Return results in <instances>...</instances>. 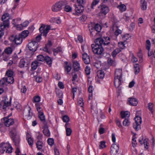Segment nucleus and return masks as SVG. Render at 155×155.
<instances>
[{
	"instance_id": "obj_31",
	"label": "nucleus",
	"mask_w": 155,
	"mask_h": 155,
	"mask_svg": "<svg viewBox=\"0 0 155 155\" xmlns=\"http://www.w3.org/2000/svg\"><path fill=\"white\" fill-rule=\"evenodd\" d=\"M12 49L11 48L8 47L5 50L3 53L9 55L12 54Z\"/></svg>"
},
{
	"instance_id": "obj_21",
	"label": "nucleus",
	"mask_w": 155,
	"mask_h": 155,
	"mask_svg": "<svg viewBox=\"0 0 155 155\" xmlns=\"http://www.w3.org/2000/svg\"><path fill=\"white\" fill-rule=\"evenodd\" d=\"M38 116L41 121L43 123L45 122V116L42 111L38 112Z\"/></svg>"
},
{
	"instance_id": "obj_1",
	"label": "nucleus",
	"mask_w": 155,
	"mask_h": 155,
	"mask_svg": "<svg viewBox=\"0 0 155 155\" xmlns=\"http://www.w3.org/2000/svg\"><path fill=\"white\" fill-rule=\"evenodd\" d=\"M12 150V147L8 143H2L0 144V152L1 153H3L5 152L8 153H11Z\"/></svg>"
},
{
	"instance_id": "obj_59",
	"label": "nucleus",
	"mask_w": 155,
	"mask_h": 155,
	"mask_svg": "<svg viewBox=\"0 0 155 155\" xmlns=\"http://www.w3.org/2000/svg\"><path fill=\"white\" fill-rule=\"evenodd\" d=\"M29 109L28 110V115L27 116L28 117V119H30L31 117L33 115V113H32L31 111V109L29 107Z\"/></svg>"
},
{
	"instance_id": "obj_49",
	"label": "nucleus",
	"mask_w": 155,
	"mask_h": 155,
	"mask_svg": "<svg viewBox=\"0 0 155 155\" xmlns=\"http://www.w3.org/2000/svg\"><path fill=\"white\" fill-rule=\"evenodd\" d=\"M13 71L11 70L7 71L6 73V75L8 77H12L13 75Z\"/></svg>"
},
{
	"instance_id": "obj_58",
	"label": "nucleus",
	"mask_w": 155,
	"mask_h": 155,
	"mask_svg": "<svg viewBox=\"0 0 155 155\" xmlns=\"http://www.w3.org/2000/svg\"><path fill=\"white\" fill-rule=\"evenodd\" d=\"M135 138V137L133 136L132 139V144L133 147H135L137 144V142Z\"/></svg>"
},
{
	"instance_id": "obj_38",
	"label": "nucleus",
	"mask_w": 155,
	"mask_h": 155,
	"mask_svg": "<svg viewBox=\"0 0 155 155\" xmlns=\"http://www.w3.org/2000/svg\"><path fill=\"white\" fill-rule=\"evenodd\" d=\"M65 64L66 65L65 67V70L68 73L71 71V64H68V63L67 62H65Z\"/></svg>"
},
{
	"instance_id": "obj_26",
	"label": "nucleus",
	"mask_w": 155,
	"mask_h": 155,
	"mask_svg": "<svg viewBox=\"0 0 155 155\" xmlns=\"http://www.w3.org/2000/svg\"><path fill=\"white\" fill-rule=\"evenodd\" d=\"M97 76L99 78H103L104 76V71L101 70H99L97 72Z\"/></svg>"
},
{
	"instance_id": "obj_8",
	"label": "nucleus",
	"mask_w": 155,
	"mask_h": 155,
	"mask_svg": "<svg viewBox=\"0 0 155 155\" xmlns=\"http://www.w3.org/2000/svg\"><path fill=\"white\" fill-rule=\"evenodd\" d=\"M50 25H47L45 26L44 24H42L39 28V30L41 35L46 36L50 29Z\"/></svg>"
},
{
	"instance_id": "obj_9",
	"label": "nucleus",
	"mask_w": 155,
	"mask_h": 155,
	"mask_svg": "<svg viewBox=\"0 0 155 155\" xmlns=\"http://www.w3.org/2000/svg\"><path fill=\"white\" fill-rule=\"evenodd\" d=\"M64 4V2L62 1L59 2L55 3L51 7V10L54 12H57L60 11L62 8V7Z\"/></svg>"
},
{
	"instance_id": "obj_28",
	"label": "nucleus",
	"mask_w": 155,
	"mask_h": 155,
	"mask_svg": "<svg viewBox=\"0 0 155 155\" xmlns=\"http://www.w3.org/2000/svg\"><path fill=\"white\" fill-rule=\"evenodd\" d=\"M121 115L122 118H123L125 117H128L130 116V113L128 111H121Z\"/></svg>"
},
{
	"instance_id": "obj_64",
	"label": "nucleus",
	"mask_w": 155,
	"mask_h": 155,
	"mask_svg": "<svg viewBox=\"0 0 155 155\" xmlns=\"http://www.w3.org/2000/svg\"><path fill=\"white\" fill-rule=\"evenodd\" d=\"M36 107L37 108V110L38 111V112H40L41 111H42V109L40 107V105L38 103H36L35 104Z\"/></svg>"
},
{
	"instance_id": "obj_29",
	"label": "nucleus",
	"mask_w": 155,
	"mask_h": 155,
	"mask_svg": "<svg viewBox=\"0 0 155 155\" xmlns=\"http://www.w3.org/2000/svg\"><path fill=\"white\" fill-rule=\"evenodd\" d=\"M8 99L6 98L5 99L4 104L3 105V108L4 109H5L7 107L10 106L11 102L10 101H7Z\"/></svg>"
},
{
	"instance_id": "obj_40",
	"label": "nucleus",
	"mask_w": 155,
	"mask_h": 155,
	"mask_svg": "<svg viewBox=\"0 0 155 155\" xmlns=\"http://www.w3.org/2000/svg\"><path fill=\"white\" fill-rule=\"evenodd\" d=\"M5 78L8 84H11L13 83L14 80L13 77H7Z\"/></svg>"
},
{
	"instance_id": "obj_54",
	"label": "nucleus",
	"mask_w": 155,
	"mask_h": 155,
	"mask_svg": "<svg viewBox=\"0 0 155 155\" xmlns=\"http://www.w3.org/2000/svg\"><path fill=\"white\" fill-rule=\"evenodd\" d=\"M99 2V0H93V1L91 3V8H93V7L94 6L96 5Z\"/></svg>"
},
{
	"instance_id": "obj_44",
	"label": "nucleus",
	"mask_w": 155,
	"mask_h": 155,
	"mask_svg": "<svg viewBox=\"0 0 155 155\" xmlns=\"http://www.w3.org/2000/svg\"><path fill=\"white\" fill-rule=\"evenodd\" d=\"M62 51V48L60 47H58L56 49H54L53 51L54 54V55H56L58 53L61 52Z\"/></svg>"
},
{
	"instance_id": "obj_50",
	"label": "nucleus",
	"mask_w": 155,
	"mask_h": 155,
	"mask_svg": "<svg viewBox=\"0 0 155 155\" xmlns=\"http://www.w3.org/2000/svg\"><path fill=\"white\" fill-rule=\"evenodd\" d=\"M146 49L148 50L149 51L150 49V46H151V43L150 41L149 40H147L146 41Z\"/></svg>"
},
{
	"instance_id": "obj_17",
	"label": "nucleus",
	"mask_w": 155,
	"mask_h": 155,
	"mask_svg": "<svg viewBox=\"0 0 155 155\" xmlns=\"http://www.w3.org/2000/svg\"><path fill=\"white\" fill-rule=\"evenodd\" d=\"M122 73L121 69H116L115 71L114 78H122Z\"/></svg>"
},
{
	"instance_id": "obj_14",
	"label": "nucleus",
	"mask_w": 155,
	"mask_h": 155,
	"mask_svg": "<svg viewBox=\"0 0 155 155\" xmlns=\"http://www.w3.org/2000/svg\"><path fill=\"white\" fill-rule=\"evenodd\" d=\"M101 12L105 15L109 11V7L105 5H101L100 6Z\"/></svg>"
},
{
	"instance_id": "obj_46",
	"label": "nucleus",
	"mask_w": 155,
	"mask_h": 155,
	"mask_svg": "<svg viewBox=\"0 0 155 155\" xmlns=\"http://www.w3.org/2000/svg\"><path fill=\"white\" fill-rule=\"evenodd\" d=\"M45 58L42 55H39L37 57V59L39 61H43L45 60Z\"/></svg>"
},
{
	"instance_id": "obj_20",
	"label": "nucleus",
	"mask_w": 155,
	"mask_h": 155,
	"mask_svg": "<svg viewBox=\"0 0 155 155\" xmlns=\"http://www.w3.org/2000/svg\"><path fill=\"white\" fill-rule=\"evenodd\" d=\"M29 32L28 30H24L23 31L21 34H19L18 36H20L22 40L23 38H25L27 37L28 35Z\"/></svg>"
},
{
	"instance_id": "obj_16",
	"label": "nucleus",
	"mask_w": 155,
	"mask_h": 155,
	"mask_svg": "<svg viewBox=\"0 0 155 155\" xmlns=\"http://www.w3.org/2000/svg\"><path fill=\"white\" fill-rule=\"evenodd\" d=\"M82 58L84 63L85 64H88L90 62L89 57L87 53H85L83 54Z\"/></svg>"
},
{
	"instance_id": "obj_27",
	"label": "nucleus",
	"mask_w": 155,
	"mask_h": 155,
	"mask_svg": "<svg viewBox=\"0 0 155 155\" xmlns=\"http://www.w3.org/2000/svg\"><path fill=\"white\" fill-rule=\"evenodd\" d=\"M121 51V50L119 48H117L114 49L111 53V55L113 58H114Z\"/></svg>"
},
{
	"instance_id": "obj_10",
	"label": "nucleus",
	"mask_w": 155,
	"mask_h": 155,
	"mask_svg": "<svg viewBox=\"0 0 155 155\" xmlns=\"http://www.w3.org/2000/svg\"><path fill=\"white\" fill-rule=\"evenodd\" d=\"M28 46V48L30 51L34 52L37 50L38 46V44L37 42H35L32 40L29 43Z\"/></svg>"
},
{
	"instance_id": "obj_37",
	"label": "nucleus",
	"mask_w": 155,
	"mask_h": 155,
	"mask_svg": "<svg viewBox=\"0 0 155 155\" xmlns=\"http://www.w3.org/2000/svg\"><path fill=\"white\" fill-rule=\"evenodd\" d=\"M47 64L49 65V66H51L52 63V60L48 56H46L45 58V60Z\"/></svg>"
},
{
	"instance_id": "obj_19",
	"label": "nucleus",
	"mask_w": 155,
	"mask_h": 155,
	"mask_svg": "<svg viewBox=\"0 0 155 155\" xmlns=\"http://www.w3.org/2000/svg\"><path fill=\"white\" fill-rule=\"evenodd\" d=\"M73 67L74 71H78L80 69V64L78 61H74L73 62Z\"/></svg>"
},
{
	"instance_id": "obj_3",
	"label": "nucleus",
	"mask_w": 155,
	"mask_h": 155,
	"mask_svg": "<svg viewBox=\"0 0 155 155\" xmlns=\"http://www.w3.org/2000/svg\"><path fill=\"white\" fill-rule=\"evenodd\" d=\"M140 114V111H137L136 116L134 118L135 122L134 123L133 125V127L136 130H138L140 128V124L142 122L141 117L137 115V114L139 115Z\"/></svg>"
},
{
	"instance_id": "obj_41",
	"label": "nucleus",
	"mask_w": 155,
	"mask_h": 155,
	"mask_svg": "<svg viewBox=\"0 0 155 155\" xmlns=\"http://www.w3.org/2000/svg\"><path fill=\"white\" fill-rule=\"evenodd\" d=\"M27 139L28 142L30 146H32L33 144V139L31 137H28L27 136Z\"/></svg>"
},
{
	"instance_id": "obj_53",
	"label": "nucleus",
	"mask_w": 155,
	"mask_h": 155,
	"mask_svg": "<svg viewBox=\"0 0 155 155\" xmlns=\"http://www.w3.org/2000/svg\"><path fill=\"white\" fill-rule=\"evenodd\" d=\"M37 138L39 140H41L42 138V135L39 132H37L36 133Z\"/></svg>"
},
{
	"instance_id": "obj_47",
	"label": "nucleus",
	"mask_w": 155,
	"mask_h": 155,
	"mask_svg": "<svg viewBox=\"0 0 155 155\" xmlns=\"http://www.w3.org/2000/svg\"><path fill=\"white\" fill-rule=\"evenodd\" d=\"M64 10L67 12H70L72 10V8L70 6L67 5L64 7Z\"/></svg>"
},
{
	"instance_id": "obj_15",
	"label": "nucleus",
	"mask_w": 155,
	"mask_h": 155,
	"mask_svg": "<svg viewBox=\"0 0 155 155\" xmlns=\"http://www.w3.org/2000/svg\"><path fill=\"white\" fill-rule=\"evenodd\" d=\"M52 45L51 41H49L48 43L45 45V47L43 48H42V50L50 54L51 52L50 48Z\"/></svg>"
},
{
	"instance_id": "obj_51",
	"label": "nucleus",
	"mask_w": 155,
	"mask_h": 155,
	"mask_svg": "<svg viewBox=\"0 0 155 155\" xmlns=\"http://www.w3.org/2000/svg\"><path fill=\"white\" fill-rule=\"evenodd\" d=\"M100 145L99 146V149H101L105 147L106 146L105 144V142L104 141H102L100 142Z\"/></svg>"
},
{
	"instance_id": "obj_11",
	"label": "nucleus",
	"mask_w": 155,
	"mask_h": 155,
	"mask_svg": "<svg viewBox=\"0 0 155 155\" xmlns=\"http://www.w3.org/2000/svg\"><path fill=\"white\" fill-rule=\"evenodd\" d=\"M119 149V144L114 143L110 148V153L111 155H116Z\"/></svg>"
},
{
	"instance_id": "obj_35",
	"label": "nucleus",
	"mask_w": 155,
	"mask_h": 155,
	"mask_svg": "<svg viewBox=\"0 0 155 155\" xmlns=\"http://www.w3.org/2000/svg\"><path fill=\"white\" fill-rule=\"evenodd\" d=\"M38 65V62L37 61H35L33 62L31 64V68L33 70L36 69Z\"/></svg>"
},
{
	"instance_id": "obj_22",
	"label": "nucleus",
	"mask_w": 155,
	"mask_h": 155,
	"mask_svg": "<svg viewBox=\"0 0 155 155\" xmlns=\"http://www.w3.org/2000/svg\"><path fill=\"white\" fill-rule=\"evenodd\" d=\"M28 64V62H26L25 60L24 59H22L20 60L19 64V66L21 68H24L25 67H27Z\"/></svg>"
},
{
	"instance_id": "obj_25",
	"label": "nucleus",
	"mask_w": 155,
	"mask_h": 155,
	"mask_svg": "<svg viewBox=\"0 0 155 155\" xmlns=\"http://www.w3.org/2000/svg\"><path fill=\"white\" fill-rule=\"evenodd\" d=\"M69 126V124L68 123H66L65 125V127L66 128V135L67 136H69L71 135L72 132L70 128L68 127Z\"/></svg>"
},
{
	"instance_id": "obj_63",
	"label": "nucleus",
	"mask_w": 155,
	"mask_h": 155,
	"mask_svg": "<svg viewBox=\"0 0 155 155\" xmlns=\"http://www.w3.org/2000/svg\"><path fill=\"white\" fill-rule=\"evenodd\" d=\"M90 68L88 66H87L85 68V72L86 74L87 75H89L90 73Z\"/></svg>"
},
{
	"instance_id": "obj_61",
	"label": "nucleus",
	"mask_w": 155,
	"mask_h": 155,
	"mask_svg": "<svg viewBox=\"0 0 155 155\" xmlns=\"http://www.w3.org/2000/svg\"><path fill=\"white\" fill-rule=\"evenodd\" d=\"M77 3L79 4L78 5H82L86 2L85 0H77Z\"/></svg>"
},
{
	"instance_id": "obj_4",
	"label": "nucleus",
	"mask_w": 155,
	"mask_h": 155,
	"mask_svg": "<svg viewBox=\"0 0 155 155\" xmlns=\"http://www.w3.org/2000/svg\"><path fill=\"white\" fill-rule=\"evenodd\" d=\"M11 137L16 146L18 145L20 142V137L16 134V129L14 128L13 130L10 131Z\"/></svg>"
},
{
	"instance_id": "obj_24",
	"label": "nucleus",
	"mask_w": 155,
	"mask_h": 155,
	"mask_svg": "<svg viewBox=\"0 0 155 155\" xmlns=\"http://www.w3.org/2000/svg\"><path fill=\"white\" fill-rule=\"evenodd\" d=\"M43 132L44 135L47 137H49L50 136V131L48 129V127L46 125L44 127V130Z\"/></svg>"
},
{
	"instance_id": "obj_45",
	"label": "nucleus",
	"mask_w": 155,
	"mask_h": 155,
	"mask_svg": "<svg viewBox=\"0 0 155 155\" xmlns=\"http://www.w3.org/2000/svg\"><path fill=\"white\" fill-rule=\"evenodd\" d=\"M41 38V35H38L35 38H34L32 40L33 41H35V42H37L38 43L39 42Z\"/></svg>"
},
{
	"instance_id": "obj_7",
	"label": "nucleus",
	"mask_w": 155,
	"mask_h": 155,
	"mask_svg": "<svg viewBox=\"0 0 155 155\" xmlns=\"http://www.w3.org/2000/svg\"><path fill=\"white\" fill-rule=\"evenodd\" d=\"M9 40L12 42H14L17 45L20 44L22 42V40L20 36L13 35L9 37Z\"/></svg>"
},
{
	"instance_id": "obj_30",
	"label": "nucleus",
	"mask_w": 155,
	"mask_h": 155,
	"mask_svg": "<svg viewBox=\"0 0 155 155\" xmlns=\"http://www.w3.org/2000/svg\"><path fill=\"white\" fill-rule=\"evenodd\" d=\"M141 9L143 10H145L147 9V2L144 0H141Z\"/></svg>"
},
{
	"instance_id": "obj_34",
	"label": "nucleus",
	"mask_w": 155,
	"mask_h": 155,
	"mask_svg": "<svg viewBox=\"0 0 155 155\" xmlns=\"http://www.w3.org/2000/svg\"><path fill=\"white\" fill-rule=\"evenodd\" d=\"M8 84L5 78H3L0 80V85L1 86H3L4 85H7Z\"/></svg>"
},
{
	"instance_id": "obj_39",
	"label": "nucleus",
	"mask_w": 155,
	"mask_h": 155,
	"mask_svg": "<svg viewBox=\"0 0 155 155\" xmlns=\"http://www.w3.org/2000/svg\"><path fill=\"white\" fill-rule=\"evenodd\" d=\"M117 8L121 12L125 11L126 9V6L124 4H121L118 5Z\"/></svg>"
},
{
	"instance_id": "obj_5",
	"label": "nucleus",
	"mask_w": 155,
	"mask_h": 155,
	"mask_svg": "<svg viewBox=\"0 0 155 155\" xmlns=\"http://www.w3.org/2000/svg\"><path fill=\"white\" fill-rule=\"evenodd\" d=\"M108 40L106 42H104V39L101 38H97L95 41V45H101L102 47L103 46H105L106 45H108L110 42V38L108 37H106V39Z\"/></svg>"
},
{
	"instance_id": "obj_23",
	"label": "nucleus",
	"mask_w": 155,
	"mask_h": 155,
	"mask_svg": "<svg viewBox=\"0 0 155 155\" xmlns=\"http://www.w3.org/2000/svg\"><path fill=\"white\" fill-rule=\"evenodd\" d=\"M122 78H114V83L116 88H118L121 84Z\"/></svg>"
},
{
	"instance_id": "obj_52",
	"label": "nucleus",
	"mask_w": 155,
	"mask_h": 155,
	"mask_svg": "<svg viewBox=\"0 0 155 155\" xmlns=\"http://www.w3.org/2000/svg\"><path fill=\"white\" fill-rule=\"evenodd\" d=\"M33 101L35 102H38L40 101V97L38 96H35L33 98Z\"/></svg>"
},
{
	"instance_id": "obj_32",
	"label": "nucleus",
	"mask_w": 155,
	"mask_h": 155,
	"mask_svg": "<svg viewBox=\"0 0 155 155\" xmlns=\"http://www.w3.org/2000/svg\"><path fill=\"white\" fill-rule=\"evenodd\" d=\"M134 71L135 74H137L140 71L139 66L137 64H135L134 65Z\"/></svg>"
},
{
	"instance_id": "obj_36",
	"label": "nucleus",
	"mask_w": 155,
	"mask_h": 155,
	"mask_svg": "<svg viewBox=\"0 0 155 155\" xmlns=\"http://www.w3.org/2000/svg\"><path fill=\"white\" fill-rule=\"evenodd\" d=\"M43 143L40 140L38 141L36 143L37 147L38 149L39 150L41 149L43 147Z\"/></svg>"
},
{
	"instance_id": "obj_48",
	"label": "nucleus",
	"mask_w": 155,
	"mask_h": 155,
	"mask_svg": "<svg viewBox=\"0 0 155 155\" xmlns=\"http://www.w3.org/2000/svg\"><path fill=\"white\" fill-rule=\"evenodd\" d=\"M94 29L96 31L100 32L101 29V27L100 25L97 24L95 26Z\"/></svg>"
},
{
	"instance_id": "obj_33",
	"label": "nucleus",
	"mask_w": 155,
	"mask_h": 155,
	"mask_svg": "<svg viewBox=\"0 0 155 155\" xmlns=\"http://www.w3.org/2000/svg\"><path fill=\"white\" fill-rule=\"evenodd\" d=\"M107 62L110 65L115 66L116 64V62L115 60H112L111 58H108L107 60Z\"/></svg>"
},
{
	"instance_id": "obj_57",
	"label": "nucleus",
	"mask_w": 155,
	"mask_h": 155,
	"mask_svg": "<svg viewBox=\"0 0 155 155\" xmlns=\"http://www.w3.org/2000/svg\"><path fill=\"white\" fill-rule=\"evenodd\" d=\"M78 104L81 107H83L84 105L83 99L82 98H80L78 101Z\"/></svg>"
},
{
	"instance_id": "obj_6",
	"label": "nucleus",
	"mask_w": 155,
	"mask_h": 155,
	"mask_svg": "<svg viewBox=\"0 0 155 155\" xmlns=\"http://www.w3.org/2000/svg\"><path fill=\"white\" fill-rule=\"evenodd\" d=\"M91 48L93 51L94 54H97L98 55H101L103 54L104 49L101 46L92 44Z\"/></svg>"
},
{
	"instance_id": "obj_56",
	"label": "nucleus",
	"mask_w": 155,
	"mask_h": 155,
	"mask_svg": "<svg viewBox=\"0 0 155 155\" xmlns=\"http://www.w3.org/2000/svg\"><path fill=\"white\" fill-rule=\"evenodd\" d=\"M62 120L64 122L67 123L69 121V118L68 116L65 115L63 117Z\"/></svg>"
},
{
	"instance_id": "obj_60",
	"label": "nucleus",
	"mask_w": 155,
	"mask_h": 155,
	"mask_svg": "<svg viewBox=\"0 0 155 155\" xmlns=\"http://www.w3.org/2000/svg\"><path fill=\"white\" fill-rule=\"evenodd\" d=\"M116 122L117 125L119 127H122L120 121L118 119L116 118Z\"/></svg>"
},
{
	"instance_id": "obj_43",
	"label": "nucleus",
	"mask_w": 155,
	"mask_h": 155,
	"mask_svg": "<svg viewBox=\"0 0 155 155\" xmlns=\"http://www.w3.org/2000/svg\"><path fill=\"white\" fill-rule=\"evenodd\" d=\"M123 124V125L125 126H128L130 125V122L128 119L126 118L124 120Z\"/></svg>"
},
{
	"instance_id": "obj_18",
	"label": "nucleus",
	"mask_w": 155,
	"mask_h": 155,
	"mask_svg": "<svg viewBox=\"0 0 155 155\" xmlns=\"http://www.w3.org/2000/svg\"><path fill=\"white\" fill-rule=\"evenodd\" d=\"M128 101L129 104L132 106H136L138 103L137 99L134 98H128Z\"/></svg>"
},
{
	"instance_id": "obj_62",
	"label": "nucleus",
	"mask_w": 155,
	"mask_h": 155,
	"mask_svg": "<svg viewBox=\"0 0 155 155\" xmlns=\"http://www.w3.org/2000/svg\"><path fill=\"white\" fill-rule=\"evenodd\" d=\"M130 36L128 34H126L122 36V39L123 41H126L129 38Z\"/></svg>"
},
{
	"instance_id": "obj_55",
	"label": "nucleus",
	"mask_w": 155,
	"mask_h": 155,
	"mask_svg": "<svg viewBox=\"0 0 155 155\" xmlns=\"http://www.w3.org/2000/svg\"><path fill=\"white\" fill-rule=\"evenodd\" d=\"M47 141L48 144L51 146H52L54 143V140L52 138L48 139Z\"/></svg>"
},
{
	"instance_id": "obj_42",
	"label": "nucleus",
	"mask_w": 155,
	"mask_h": 155,
	"mask_svg": "<svg viewBox=\"0 0 155 155\" xmlns=\"http://www.w3.org/2000/svg\"><path fill=\"white\" fill-rule=\"evenodd\" d=\"M2 55V59L3 60L5 61H7L9 60V55L4 53H3Z\"/></svg>"
},
{
	"instance_id": "obj_2",
	"label": "nucleus",
	"mask_w": 155,
	"mask_h": 155,
	"mask_svg": "<svg viewBox=\"0 0 155 155\" xmlns=\"http://www.w3.org/2000/svg\"><path fill=\"white\" fill-rule=\"evenodd\" d=\"M9 15L8 13H4L2 16V19L3 21V23L1 24V27L2 29H5L6 27L9 26Z\"/></svg>"
},
{
	"instance_id": "obj_12",
	"label": "nucleus",
	"mask_w": 155,
	"mask_h": 155,
	"mask_svg": "<svg viewBox=\"0 0 155 155\" xmlns=\"http://www.w3.org/2000/svg\"><path fill=\"white\" fill-rule=\"evenodd\" d=\"M2 122L4 123L5 125L7 127L13 125L14 123V120L12 118H8L7 117H5L2 119Z\"/></svg>"
},
{
	"instance_id": "obj_13",
	"label": "nucleus",
	"mask_w": 155,
	"mask_h": 155,
	"mask_svg": "<svg viewBox=\"0 0 155 155\" xmlns=\"http://www.w3.org/2000/svg\"><path fill=\"white\" fill-rule=\"evenodd\" d=\"M74 6L75 7V12L74 13H73V15H78V14H79L83 12V10H84V6L82 5H77L76 4L74 5Z\"/></svg>"
}]
</instances>
